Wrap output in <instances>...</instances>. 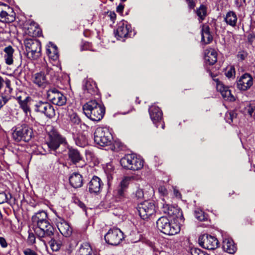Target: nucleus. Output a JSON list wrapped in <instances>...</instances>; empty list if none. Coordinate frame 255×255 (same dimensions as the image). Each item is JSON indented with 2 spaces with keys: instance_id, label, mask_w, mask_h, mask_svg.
Here are the masks:
<instances>
[{
  "instance_id": "1",
  "label": "nucleus",
  "mask_w": 255,
  "mask_h": 255,
  "mask_svg": "<svg viewBox=\"0 0 255 255\" xmlns=\"http://www.w3.org/2000/svg\"><path fill=\"white\" fill-rule=\"evenodd\" d=\"M55 76H56L55 70L46 65L40 71L33 75L32 81L38 87L44 89L50 84V81Z\"/></svg>"
},
{
  "instance_id": "2",
  "label": "nucleus",
  "mask_w": 255,
  "mask_h": 255,
  "mask_svg": "<svg viewBox=\"0 0 255 255\" xmlns=\"http://www.w3.org/2000/svg\"><path fill=\"white\" fill-rule=\"evenodd\" d=\"M157 229L162 233L167 235H174L180 231V227L175 223L170 222L165 216L159 218L156 221Z\"/></svg>"
},
{
  "instance_id": "3",
  "label": "nucleus",
  "mask_w": 255,
  "mask_h": 255,
  "mask_svg": "<svg viewBox=\"0 0 255 255\" xmlns=\"http://www.w3.org/2000/svg\"><path fill=\"white\" fill-rule=\"evenodd\" d=\"M121 165L125 169L138 170L143 166V160L134 154L125 155L121 160Z\"/></svg>"
},
{
  "instance_id": "4",
  "label": "nucleus",
  "mask_w": 255,
  "mask_h": 255,
  "mask_svg": "<svg viewBox=\"0 0 255 255\" xmlns=\"http://www.w3.org/2000/svg\"><path fill=\"white\" fill-rule=\"evenodd\" d=\"M33 109L35 112L43 114L49 119H52L55 116L53 106L45 99L34 101Z\"/></svg>"
},
{
  "instance_id": "5",
  "label": "nucleus",
  "mask_w": 255,
  "mask_h": 255,
  "mask_svg": "<svg viewBox=\"0 0 255 255\" xmlns=\"http://www.w3.org/2000/svg\"><path fill=\"white\" fill-rule=\"evenodd\" d=\"M95 142L102 146L110 145L113 136L109 129L106 128L99 127L94 133Z\"/></svg>"
},
{
  "instance_id": "6",
  "label": "nucleus",
  "mask_w": 255,
  "mask_h": 255,
  "mask_svg": "<svg viewBox=\"0 0 255 255\" xmlns=\"http://www.w3.org/2000/svg\"><path fill=\"white\" fill-rule=\"evenodd\" d=\"M24 44L29 58L37 59L41 56V45L39 40L34 39H26L24 41Z\"/></svg>"
},
{
  "instance_id": "7",
  "label": "nucleus",
  "mask_w": 255,
  "mask_h": 255,
  "mask_svg": "<svg viewBox=\"0 0 255 255\" xmlns=\"http://www.w3.org/2000/svg\"><path fill=\"white\" fill-rule=\"evenodd\" d=\"M32 229L36 237L45 246L48 241L54 236V229L51 224L46 226L32 227Z\"/></svg>"
},
{
  "instance_id": "8",
  "label": "nucleus",
  "mask_w": 255,
  "mask_h": 255,
  "mask_svg": "<svg viewBox=\"0 0 255 255\" xmlns=\"http://www.w3.org/2000/svg\"><path fill=\"white\" fill-rule=\"evenodd\" d=\"M32 129L28 125L22 124L16 128L12 133V137L16 141L23 140L28 142L32 138Z\"/></svg>"
},
{
  "instance_id": "9",
  "label": "nucleus",
  "mask_w": 255,
  "mask_h": 255,
  "mask_svg": "<svg viewBox=\"0 0 255 255\" xmlns=\"http://www.w3.org/2000/svg\"><path fill=\"white\" fill-rule=\"evenodd\" d=\"M65 143V138L59 134L57 132L51 131L48 133L46 144L50 151H55L59 148L60 144Z\"/></svg>"
},
{
  "instance_id": "10",
  "label": "nucleus",
  "mask_w": 255,
  "mask_h": 255,
  "mask_svg": "<svg viewBox=\"0 0 255 255\" xmlns=\"http://www.w3.org/2000/svg\"><path fill=\"white\" fill-rule=\"evenodd\" d=\"M137 210L140 217L146 220L155 213V206L153 202L145 201L138 205Z\"/></svg>"
},
{
  "instance_id": "11",
  "label": "nucleus",
  "mask_w": 255,
  "mask_h": 255,
  "mask_svg": "<svg viewBox=\"0 0 255 255\" xmlns=\"http://www.w3.org/2000/svg\"><path fill=\"white\" fill-rule=\"evenodd\" d=\"M124 239L123 233L118 228L110 229L105 235L106 243L113 246L118 245Z\"/></svg>"
},
{
  "instance_id": "12",
  "label": "nucleus",
  "mask_w": 255,
  "mask_h": 255,
  "mask_svg": "<svg viewBox=\"0 0 255 255\" xmlns=\"http://www.w3.org/2000/svg\"><path fill=\"white\" fill-rule=\"evenodd\" d=\"M47 97L53 104L63 106L66 102V98L64 95L55 88L49 89L47 91Z\"/></svg>"
},
{
  "instance_id": "13",
  "label": "nucleus",
  "mask_w": 255,
  "mask_h": 255,
  "mask_svg": "<svg viewBox=\"0 0 255 255\" xmlns=\"http://www.w3.org/2000/svg\"><path fill=\"white\" fill-rule=\"evenodd\" d=\"M199 245L207 250H215L219 246V241L217 239L212 236L204 234L199 238Z\"/></svg>"
},
{
  "instance_id": "14",
  "label": "nucleus",
  "mask_w": 255,
  "mask_h": 255,
  "mask_svg": "<svg viewBox=\"0 0 255 255\" xmlns=\"http://www.w3.org/2000/svg\"><path fill=\"white\" fill-rule=\"evenodd\" d=\"M130 177H125L121 181L116 191V197L119 201H124L127 198V192L130 181Z\"/></svg>"
},
{
  "instance_id": "15",
  "label": "nucleus",
  "mask_w": 255,
  "mask_h": 255,
  "mask_svg": "<svg viewBox=\"0 0 255 255\" xmlns=\"http://www.w3.org/2000/svg\"><path fill=\"white\" fill-rule=\"evenodd\" d=\"M32 227H39L50 224L47 214L42 210L36 213L31 218Z\"/></svg>"
},
{
  "instance_id": "16",
  "label": "nucleus",
  "mask_w": 255,
  "mask_h": 255,
  "mask_svg": "<svg viewBox=\"0 0 255 255\" xmlns=\"http://www.w3.org/2000/svg\"><path fill=\"white\" fill-rule=\"evenodd\" d=\"M55 214L57 216L55 219V223L59 232L63 236L66 237H70L72 233V228L64 219L58 216L56 213Z\"/></svg>"
},
{
  "instance_id": "17",
  "label": "nucleus",
  "mask_w": 255,
  "mask_h": 255,
  "mask_svg": "<svg viewBox=\"0 0 255 255\" xmlns=\"http://www.w3.org/2000/svg\"><path fill=\"white\" fill-rule=\"evenodd\" d=\"M216 82V88L218 91L220 92L223 98L230 102H233L235 100V97L231 93V90L228 86H225L219 80H215Z\"/></svg>"
},
{
  "instance_id": "18",
  "label": "nucleus",
  "mask_w": 255,
  "mask_h": 255,
  "mask_svg": "<svg viewBox=\"0 0 255 255\" xmlns=\"http://www.w3.org/2000/svg\"><path fill=\"white\" fill-rule=\"evenodd\" d=\"M253 84L252 77L248 73L243 74L238 80L237 86L242 91H246L249 89Z\"/></svg>"
},
{
  "instance_id": "19",
  "label": "nucleus",
  "mask_w": 255,
  "mask_h": 255,
  "mask_svg": "<svg viewBox=\"0 0 255 255\" xmlns=\"http://www.w3.org/2000/svg\"><path fill=\"white\" fill-rule=\"evenodd\" d=\"M130 25L126 21H121L118 23V28L115 32V36L117 39L127 37L129 32Z\"/></svg>"
},
{
  "instance_id": "20",
  "label": "nucleus",
  "mask_w": 255,
  "mask_h": 255,
  "mask_svg": "<svg viewBox=\"0 0 255 255\" xmlns=\"http://www.w3.org/2000/svg\"><path fill=\"white\" fill-rule=\"evenodd\" d=\"M103 186L101 179L94 176L88 184V191L91 194H98L101 191Z\"/></svg>"
},
{
  "instance_id": "21",
  "label": "nucleus",
  "mask_w": 255,
  "mask_h": 255,
  "mask_svg": "<svg viewBox=\"0 0 255 255\" xmlns=\"http://www.w3.org/2000/svg\"><path fill=\"white\" fill-rule=\"evenodd\" d=\"M68 156L72 162L77 167H83L85 165L80 152L77 150L69 149Z\"/></svg>"
},
{
  "instance_id": "22",
  "label": "nucleus",
  "mask_w": 255,
  "mask_h": 255,
  "mask_svg": "<svg viewBox=\"0 0 255 255\" xmlns=\"http://www.w3.org/2000/svg\"><path fill=\"white\" fill-rule=\"evenodd\" d=\"M105 113V107L103 105H101L97 108L95 109L94 110L92 111V113L88 115L87 117L92 121L99 122L103 119Z\"/></svg>"
},
{
  "instance_id": "23",
  "label": "nucleus",
  "mask_w": 255,
  "mask_h": 255,
  "mask_svg": "<svg viewBox=\"0 0 255 255\" xmlns=\"http://www.w3.org/2000/svg\"><path fill=\"white\" fill-rule=\"evenodd\" d=\"M149 113L153 123L156 125L162 118V112L160 108L156 106H152L149 109Z\"/></svg>"
},
{
  "instance_id": "24",
  "label": "nucleus",
  "mask_w": 255,
  "mask_h": 255,
  "mask_svg": "<svg viewBox=\"0 0 255 255\" xmlns=\"http://www.w3.org/2000/svg\"><path fill=\"white\" fill-rule=\"evenodd\" d=\"M70 185L75 188H80L83 184L82 176L78 173H72L69 178Z\"/></svg>"
},
{
  "instance_id": "25",
  "label": "nucleus",
  "mask_w": 255,
  "mask_h": 255,
  "mask_svg": "<svg viewBox=\"0 0 255 255\" xmlns=\"http://www.w3.org/2000/svg\"><path fill=\"white\" fill-rule=\"evenodd\" d=\"M201 41L204 44L210 43L213 40V36L210 31V27L206 24H202L201 26Z\"/></svg>"
},
{
  "instance_id": "26",
  "label": "nucleus",
  "mask_w": 255,
  "mask_h": 255,
  "mask_svg": "<svg viewBox=\"0 0 255 255\" xmlns=\"http://www.w3.org/2000/svg\"><path fill=\"white\" fill-rule=\"evenodd\" d=\"M204 58L207 63L213 65L217 61V53L214 49H207L205 51Z\"/></svg>"
},
{
  "instance_id": "27",
  "label": "nucleus",
  "mask_w": 255,
  "mask_h": 255,
  "mask_svg": "<svg viewBox=\"0 0 255 255\" xmlns=\"http://www.w3.org/2000/svg\"><path fill=\"white\" fill-rule=\"evenodd\" d=\"M102 104L97 102L96 100H91L83 106V110L84 114L87 117L90 114L92 113V111L95 109L97 108Z\"/></svg>"
},
{
  "instance_id": "28",
  "label": "nucleus",
  "mask_w": 255,
  "mask_h": 255,
  "mask_svg": "<svg viewBox=\"0 0 255 255\" xmlns=\"http://www.w3.org/2000/svg\"><path fill=\"white\" fill-rule=\"evenodd\" d=\"M224 20L227 25L235 27L238 21L236 13L233 11L228 12L224 17Z\"/></svg>"
},
{
  "instance_id": "29",
  "label": "nucleus",
  "mask_w": 255,
  "mask_h": 255,
  "mask_svg": "<svg viewBox=\"0 0 255 255\" xmlns=\"http://www.w3.org/2000/svg\"><path fill=\"white\" fill-rule=\"evenodd\" d=\"M223 249L225 252L230 254H233L236 251V247L233 241L230 239H225L223 241Z\"/></svg>"
},
{
  "instance_id": "30",
  "label": "nucleus",
  "mask_w": 255,
  "mask_h": 255,
  "mask_svg": "<svg viewBox=\"0 0 255 255\" xmlns=\"http://www.w3.org/2000/svg\"><path fill=\"white\" fill-rule=\"evenodd\" d=\"M47 53L51 60L58 62L59 54L57 47L55 45L51 44V46L47 49Z\"/></svg>"
},
{
  "instance_id": "31",
  "label": "nucleus",
  "mask_w": 255,
  "mask_h": 255,
  "mask_svg": "<svg viewBox=\"0 0 255 255\" xmlns=\"http://www.w3.org/2000/svg\"><path fill=\"white\" fill-rule=\"evenodd\" d=\"M3 51L5 52L4 58L6 64L9 65H11L13 62V54L14 49L11 46H9L4 48Z\"/></svg>"
},
{
  "instance_id": "32",
  "label": "nucleus",
  "mask_w": 255,
  "mask_h": 255,
  "mask_svg": "<svg viewBox=\"0 0 255 255\" xmlns=\"http://www.w3.org/2000/svg\"><path fill=\"white\" fill-rule=\"evenodd\" d=\"M78 255H93V251L90 245L88 243L82 244L78 251Z\"/></svg>"
},
{
  "instance_id": "33",
  "label": "nucleus",
  "mask_w": 255,
  "mask_h": 255,
  "mask_svg": "<svg viewBox=\"0 0 255 255\" xmlns=\"http://www.w3.org/2000/svg\"><path fill=\"white\" fill-rule=\"evenodd\" d=\"M47 244H49L51 250L54 252L59 251L63 246L62 241L61 240H56L54 239V236L48 241Z\"/></svg>"
},
{
  "instance_id": "34",
  "label": "nucleus",
  "mask_w": 255,
  "mask_h": 255,
  "mask_svg": "<svg viewBox=\"0 0 255 255\" xmlns=\"http://www.w3.org/2000/svg\"><path fill=\"white\" fill-rule=\"evenodd\" d=\"M10 83L11 82L9 79H6L5 89L2 95H0L1 98L7 99L6 103L10 99L11 97V94L12 88L11 87Z\"/></svg>"
},
{
  "instance_id": "35",
  "label": "nucleus",
  "mask_w": 255,
  "mask_h": 255,
  "mask_svg": "<svg viewBox=\"0 0 255 255\" xmlns=\"http://www.w3.org/2000/svg\"><path fill=\"white\" fill-rule=\"evenodd\" d=\"M15 17L13 14H8L6 11L1 10L0 12V21L4 23H9L13 21Z\"/></svg>"
},
{
  "instance_id": "36",
  "label": "nucleus",
  "mask_w": 255,
  "mask_h": 255,
  "mask_svg": "<svg viewBox=\"0 0 255 255\" xmlns=\"http://www.w3.org/2000/svg\"><path fill=\"white\" fill-rule=\"evenodd\" d=\"M75 143L77 145L84 147L88 144V139L85 135L79 134L75 138Z\"/></svg>"
},
{
  "instance_id": "37",
  "label": "nucleus",
  "mask_w": 255,
  "mask_h": 255,
  "mask_svg": "<svg viewBox=\"0 0 255 255\" xmlns=\"http://www.w3.org/2000/svg\"><path fill=\"white\" fill-rule=\"evenodd\" d=\"M163 212L170 216H174L177 212L178 209L174 207L167 204H163Z\"/></svg>"
},
{
  "instance_id": "38",
  "label": "nucleus",
  "mask_w": 255,
  "mask_h": 255,
  "mask_svg": "<svg viewBox=\"0 0 255 255\" xmlns=\"http://www.w3.org/2000/svg\"><path fill=\"white\" fill-rule=\"evenodd\" d=\"M196 14L198 15L199 22H202L207 15V8L201 5L196 10Z\"/></svg>"
},
{
  "instance_id": "39",
  "label": "nucleus",
  "mask_w": 255,
  "mask_h": 255,
  "mask_svg": "<svg viewBox=\"0 0 255 255\" xmlns=\"http://www.w3.org/2000/svg\"><path fill=\"white\" fill-rule=\"evenodd\" d=\"M21 97H18L17 98V100L19 103V104L20 106V107L22 108V109L23 110L25 114H27L28 112H29V108L28 107L27 105V103L26 102L25 100H20Z\"/></svg>"
},
{
  "instance_id": "40",
  "label": "nucleus",
  "mask_w": 255,
  "mask_h": 255,
  "mask_svg": "<svg viewBox=\"0 0 255 255\" xmlns=\"http://www.w3.org/2000/svg\"><path fill=\"white\" fill-rule=\"evenodd\" d=\"M95 84L91 83L89 81H86L84 85V88L88 92L91 93L94 91Z\"/></svg>"
},
{
  "instance_id": "41",
  "label": "nucleus",
  "mask_w": 255,
  "mask_h": 255,
  "mask_svg": "<svg viewBox=\"0 0 255 255\" xmlns=\"http://www.w3.org/2000/svg\"><path fill=\"white\" fill-rule=\"evenodd\" d=\"M195 216L196 218L200 221H205L207 218L204 213L201 210L196 211L195 212Z\"/></svg>"
},
{
  "instance_id": "42",
  "label": "nucleus",
  "mask_w": 255,
  "mask_h": 255,
  "mask_svg": "<svg viewBox=\"0 0 255 255\" xmlns=\"http://www.w3.org/2000/svg\"><path fill=\"white\" fill-rule=\"evenodd\" d=\"M248 55V53L245 50H240L238 52L237 57L239 61L245 60Z\"/></svg>"
},
{
  "instance_id": "43",
  "label": "nucleus",
  "mask_w": 255,
  "mask_h": 255,
  "mask_svg": "<svg viewBox=\"0 0 255 255\" xmlns=\"http://www.w3.org/2000/svg\"><path fill=\"white\" fill-rule=\"evenodd\" d=\"M236 113L234 111H232L226 114V119L227 122L229 124H231V123L233 122L234 119L236 118Z\"/></svg>"
},
{
  "instance_id": "44",
  "label": "nucleus",
  "mask_w": 255,
  "mask_h": 255,
  "mask_svg": "<svg viewBox=\"0 0 255 255\" xmlns=\"http://www.w3.org/2000/svg\"><path fill=\"white\" fill-rule=\"evenodd\" d=\"M70 119L71 123L74 125H78L81 122L80 118L75 113L72 114L70 115Z\"/></svg>"
},
{
  "instance_id": "45",
  "label": "nucleus",
  "mask_w": 255,
  "mask_h": 255,
  "mask_svg": "<svg viewBox=\"0 0 255 255\" xmlns=\"http://www.w3.org/2000/svg\"><path fill=\"white\" fill-rule=\"evenodd\" d=\"M255 110V106L253 104H249L245 108V112L248 113L250 116H252Z\"/></svg>"
},
{
  "instance_id": "46",
  "label": "nucleus",
  "mask_w": 255,
  "mask_h": 255,
  "mask_svg": "<svg viewBox=\"0 0 255 255\" xmlns=\"http://www.w3.org/2000/svg\"><path fill=\"white\" fill-rule=\"evenodd\" d=\"M35 234L31 231H28L27 243L30 245H33L35 243Z\"/></svg>"
},
{
  "instance_id": "47",
  "label": "nucleus",
  "mask_w": 255,
  "mask_h": 255,
  "mask_svg": "<svg viewBox=\"0 0 255 255\" xmlns=\"http://www.w3.org/2000/svg\"><path fill=\"white\" fill-rule=\"evenodd\" d=\"M24 255H38L37 252L29 248H26L23 250Z\"/></svg>"
},
{
  "instance_id": "48",
  "label": "nucleus",
  "mask_w": 255,
  "mask_h": 255,
  "mask_svg": "<svg viewBox=\"0 0 255 255\" xmlns=\"http://www.w3.org/2000/svg\"><path fill=\"white\" fill-rule=\"evenodd\" d=\"M135 197L137 199H141L144 197L143 190L141 188H138L134 193Z\"/></svg>"
},
{
  "instance_id": "49",
  "label": "nucleus",
  "mask_w": 255,
  "mask_h": 255,
  "mask_svg": "<svg viewBox=\"0 0 255 255\" xmlns=\"http://www.w3.org/2000/svg\"><path fill=\"white\" fill-rule=\"evenodd\" d=\"M191 254L192 255H209L205 252L199 249H194L192 250Z\"/></svg>"
},
{
  "instance_id": "50",
  "label": "nucleus",
  "mask_w": 255,
  "mask_h": 255,
  "mask_svg": "<svg viewBox=\"0 0 255 255\" xmlns=\"http://www.w3.org/2000/svg\"><path fill=\"white\" fill-rule=\"evenodd\" d=\"M7 199V196L4 192H0V204L6 202Z\"/></svg>"
},
{
  "instance_id": "51",
  "label": "nucleus",
  "mask_w": 255,
  "mask_h": 255,
  "mask_svg": "<svg viewBox=\"0 0 255 255\" xmlns=\"http://www.w3.org/2000/svg\"><path fill=\"white\" fill-rule=\"evenodd\" d=\"M235 75V69L231 67L230 69L228 70V71L226 73V75L228 78H232L234 77Z\"/></svg>"
},
{
  "instance_id": "52",
  "label": "nucleus",
  "mask_w": 255,
  "mask_h": 255,
  "mask_svg": "<svg viewBox=\"0 0 255 255\" xmlns=\"http://www.w3.org/2000/svg\"><path fill=\"white\" fill-rule=\"evenodd\" d=\"M255 40V34L250 33L248 36V41L250 44H252Z\"/></svg>"
},
{
  "instance_id": "53",
  "label": "nucleus",
  "mask_w": 255,
  "mask_h": 255,
  "mask_svg": "<svg viewBox=\"0 0 255 255\" xmlns=\"http://www.w3.org/2000/svg\"><path fill=\"white\" fill-rule=\"evenodd\" d=\"M235 2L237 6L240 8L246 4V0H236Z\"/></svg>"
},
{
  "instance_id": "54",
  "label": "nucleus",
  "mask_w": 255,
  "mask_h": 255,
  "mask_svg": "<svg viewBox=\"0 0 255 255\" xmlns=\"http://www.w3.org/2000/svg\"><path fill=\"white\" fill-rule=\"evenodd\" d=\"M158 191L163 196H165L167 194V190L164 186L159 187Z\"/></svg>"
},
{
  "instance_id": "55",
  "label": "nucleus",
  "mask_w": 255,
  "mask_h": 255,
  "mask_svg": "<svg viewBox=\"0 0 255 255\" xmlns=\"http://www.w3.org/2000/svg\"><path fill=\"white\" fill-rule=\"evenodd\" d=\"M0 245L2 248H6L7 246V243L5 239L1 237H0Z\"/></svg>"
},
{
  "instance_id": "56",
  "label": "nucleus",
  "mask_w": 255,
  "mask_h": 255,
  "mask_svg": "<svg viewBox=\"0 0 255 255\" xmlns=\"http://www.w3.org/2000/svg\"><path fill=\"white\" fill-rule=\"evenodd\" d=\"M108 16L110 17V19L113 21V23L116 19V14L114 12L111 11Z\"/></svg>"
},
{
  "instance_id": "57",
  "label": "nucleus",
  "mask_w": 255,
  "mask_h": 255,
  "mask_svg": "<svg viewBox=\"0 0 255 255\" xmlns=\"http://www.w3.org/2000/svg\"><path fill=\"white\" fill-rule=\"evenodd\" d=\"M4 84H6V79L4 80L3 78L0 76V91L3 87Z\"/></svg>"
},
{
  "instance_id": "58",
  "label": "nucleus",
  "mask_w": 255,
  "mask_h": 255,
  "mask_svg": "<svg viewBox=\"0 0 255 255\" xmlns=\"http://www.w3.org/2000/svg\"><path fill=\"white\" fill-rule=\"evenodd\" d=\"M114 170V167L110 163H109L107 165L106 171L109 173H110L112 171Z\"/></svg>"
},
{
  "instance_id": "59",
  "label": "nucleus",
  "mask_w": 255,
  "mask_h": 255,
  "mask_svg": "<svg viewBox=\"0 0 255 255\" xmlns=\"http://www.w3.org/2000/svg\"><path fill=\"white\" fill-rule=\"evenodd\" d=\"M187 2H188V6L190 9H192L195 7V4L193 1L188 0V1H187Z\"/></svg>"
},
{
  "instance_id": "60",
  "label": "nucleus",
  "mask_w": 255,
  "mask_h": 255,
  "mask_svg": "<svg viewBox=\"0 0 255 255\" xmlns=\"http://www.w3.org/2000/svg\"><path fill=\"white\" fill-rule=\"evenodd\" d=\"M124 8V5L122 4H120L117 7V11L119 13H122L123 11Z\"/></svg>"
},
{
  "instance_id": "61",
  "label": "nucleus",
  "mask_w": 255,
  "mask_h": 255,
  "mask_svg": "<svg viewBox=\"0 0 255 255\" xmlns=\"http://www.w3.org/2000/svg\"><path fill=\"white\" fill-rule=\"evenodd\" d=\"M78 206L81 208H82V209L83 210H85V205L84 203H83L81 201H78Z\"/></svg>"
},
{
  "instance_id": "62",
  "label": "nucleus",
  "mask_w": 255,
  "mask_h": 255,
  "mask_svg": "<svg viewBox=\"0 0 255 255\" xmlns=\"http://www.w3.org/2000/svg\"><path fill=\"white\" fill-rule=\"evenodd\" d=\"M174 193L176 197L180 196V193H179V192L178 190H176L174 189Z\"/></svg>"
},
{
  "instance_id": "63",
  "label": "nucleus",
  "mask_w": 255,
  "mask_h": 255,
  "mask_svg": "<svg viewBox=\"0 0 255 255\" xmlns=\"http://www.w3.org/2000/svg\"><path fill=\"white\" fill-rule=\"evenodd\" d=\"M28 34L30 36H36L37 35L36 33H34V32H32L30 31H28Z\"/></svg>"
},
{
  "instance_id": "64",
  "label": "nucleus",
  "mask_w": 255,
  "mask_h": 255,
  "mask_svg": "<svg viewBox=\"0 0 255 255\" xmlns=\"http://www.w3.org/2000/svg\"><path fill=\"white\" fill-rule=\"evenodd\" d=\"M252 170L255 172V164H253V165L252 166Z\"/></svg>"
}]
</instances>
